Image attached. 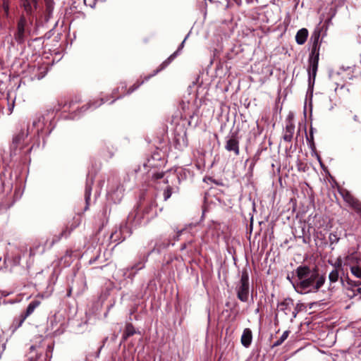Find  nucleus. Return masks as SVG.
Wrapping results in <instances>:
<instances>
[{
	"mask_svg": "<svg viewBox=\"0 0 361 361\" xmlns=\"http://www.w3.org/2000/svg\"><path fill=\"white\" fill-rule=\"evenodd\" d=\"M357 292L358 293L361 294V287H360V288H358L357 289Z\"/></svg>",
	"mask_w": 361,
	"mask_h": 361,
	"instance_id": "864d4df0",
	"label": "nucleus"
},
{
	"mask_svg": "<svg viewBox=\"0 0 361 361\" xmlns=\"http://www.w3.org/2000/svg\"><path fill=\"white\" fill-rule=\"evenodd\" d=\"M164 172L163 171H154V172H152V178L154 180H158V179L162 178L164 177Z\"/></svg>",
	"mask_w": 361,
	"mask_h": 361,
	"instance_id": "473e14b6",
	"label": "nucleus"
},
{
	"mask_svg": "<svg viewBox=\"0 0 361 361\" xmlns=\"http://www.w3.org/2000/svg\"><path fill=\"white\" fill-rule=\"evenodd\" d=\"M322 27L319 25L312 32L310 37L311 51L308 57V85L310 88H312L318 70L319 50L322 40L320 39Z\"/></svg>",
	"mask_w": 361,
	"mask_h": 361,
	"instance_id": "f03ea898",
	"label": "nucleus"
},
{
	"mask_svg": "<svg viewBox=\"0 0 361 361\" xmlns=\"http://www.w3.org/2000/svg\"><path fill=\"white\" fill-rule=\"evenodd\" d=\"M172 195V188L171 186H168L163 192L164 200H167L171 197Z\"/></svg>",
	"mask_w": 361,
	"mask_h": 361,
	"instance_id": "72a5a7b5",
	"label": "nucleus"
},
{
	"mask_svg": "<svg viewBox=\"0 0 361 361\" xmlns=\"http://www.w3.org/2000/svg\"><path fill=\"white\" fill-rule=\"evenodd\" d=\"M73 253V251L72 250H67L66 251L64 256L62 257L61 259H64L66 262L67 258L71 259Z\"/></svg>",
	"mask_w": 361,
	"mask_h": 361,
	"instance_id": "e433bc0d",
	"label": "nucleus"
},
{
	"mask_svg": "<svg viewBox=\"0 0 361 361\" xmlns=\"http://www.w3.org/2000/svg\"><path fill=\"white\" fill-rule=\"evenodd\" d=\"M37 357V356H36V357H35V358H34V357H33V356H30V357H29V360H30V361H36Z\"/></svg>",
	"mask_w": 361,
	"mask_h": 361,
	"instance_id": "a18cd8bd",
	"label": "nucleus"
},
{
	"mask_svg": "<svg viewBox=\"0 0 361 361\" xmlns=\"http://www.w3.org/2000/svg\"><path fill=\"white\" fill-rule=\"evenodd\" d=\"M360 217H361V215L360 216Z\"/></svg>",
	"mask_w": 361,
	"mask_h": 361,
	"instance_id": "5fc2aeb1",
	"label": "nucleus"
},
{
	"mask_svg": "<svg viewBox=\"0 0 361 361\" xmlns=\"http://www.w3.org/2000/svg\"><path fill=\"white\" fill-rule=\"evenodd\" d=\"M295 132V125L293 123V116L289 114L286 119V127L283 131V140L285 142H290L292 141Z\"/></svg>",
	"mask_w": 361,
	"mask_h": 361,
	"instance_id": "9d476101",
	"label": "nucleus"
},
{
	"mask_svg": "<svg viewBox=\"0 0 361 361\" xmlns=\"http://www.w3.org/2000/svg\"><path fill=\"white\" fill-rule=\"evenodd\" d=\"M252 341V332L250 329L246 328L243 330L240 342L245 348H249Z\"/></svg>",
	"mask_w": 361,
	"mask_h": 361,
	"instance_id": "2eb2a0df",
	"label": "nucleus"
},
{
	"mask_svg": "<svg viewBox=\"0 0 361 361\" xmlns=\"http://www.w3.org/2000/svg\"><path fill=\"white\" fill-rule=\"evenodd\" d=\"M80 102V99L78 97L71 98L68 100L66 99H61L57 102V104L54 106L53 111H59L63 109L64 111H70L71 110H75V106Z\"/></svg>",
	"mask_w": 361,
	"mask_h": 361,
	"instance_id": "6e6552de",
	"label": "nucleus"
},
{
	"mask_svg": "<svg viewBox=\"0 0 361 361\" xmlns=\"http://www.w3.org/2000/svg\"><path fill=\"white\" fill-rule=\"evenodd\" d=\"M119 233H120V232H119V233H118V231H116L115 232H114V233H111V236H110V238H111V240H113V239H114V241H116V240H117V238H114V237H115V236H116V237H117V235H118V234H119Z\"/></svg>",
	"mask_w": 361,
	"mask_h": 361,
	"instance_id": "a19ab883",
	"label": "nucleus"
},
{
	"mask_svg": "<svg viewBox=\"0 0 361 361\" xmlns=\"http://www.w3.org/2000/svg\"><path fill=\"white\" fill-rule=\"evenodd\" d=\"M174 142L176 147L182 149L188 145L187 132L184 128H180L179 131L176 129L174 134Z\"/></svg>",
	"mask_w": 361,
	"mask_h": 361,
	"instance_id": "9b49d317",
	"label": "nucleus"
},
{
	"mask_svg": "<svg viewBox=\"0 0 361 361\" xmlns=\"http://www.w3.org/2000/svg\"><path fill=\"white\" fill-rule=\"evenodd\" d=\"M338 192L348 206L350 207L359 216H360L361 202L346 189H341Z\"/></svg>",
	"mask_w": 361,
	"mask_h": 361,
	"instance_id": "423d86ee",
	"label": "nucleus"
},
{
	"mask_svg": "<svg viewBox=\"0 0 361 361\" xmlns=\"http://www.w3.org/2000/svg\"><path fill=\"white\" fill-rule=\"evenodd\" d=\"M351 274L356 278L361 279V267L356 264L350 266Z\"/></svg>",
	"mask_w": 361,
	"mask_h": 361,
	"instance_id": "cd10ccee",
	"label": "nucleus"
},
{
	"mask_svg": "<svg viewBox=\"0 0 361 361\" xmlns=\"http://www.w3.org/2000/svg\"><path fill=\"white\" fill-rule=\"evenodd\" d=\"M97 258H98V257H95V258H94V259H91L90 260V264H92V263H94V262L97 259Z\"/></svg>",
	"mask_w": 361,
	"mask_h": 361,
	"instance_id": "de8ad7c7",
	"label": "nucleus"
},
{
	"mask_svg": "<svg viewBox=\"0 0 361 361\" xmlns=\"http://www.w3.org/2000/svg\"><path fill=\"white\" fill-rule=\"evenodd\" d=\"M39 0H20V6L28 16H32L38 8Z\"/></svg>",
	"mask_w": 361,
	"mask_h": 361,
	"instance_id": "f8f14e48",
	"label": "nucleus"
},
{
	"mask_svg": "<svg viewBox=\"0 0 361 361\" xmlns=\"http://www.w3.org/2000/svg\"><path fill=\"white\" fill-rule=\"evenodd\" d=\"M339 274L338 269L336 268L333 269L329 274V279L330 283H335L338 281Z\"/></svg>",
	"mask_w": 361,
	"mask_h": 361,
	"instance_id": "c756f323",
	"label": "nucleus"
},
{
	"mask_svg": "<svg viewBox=\"0 0 361 361\" xmlns=\"http://www.w3.org/2000/svg\"><path fill=\"white\" fill-rule=\"evenodd\" d=\"M347 283L349 286L352 287H359L361 286V281H353L350 279H348Z\"/></svg>",
	"mask_w": 361,
	"mask_h": 361,
	"instance_id": "f704fd0d",
	"label": "nucleus"
},
{
	"mask_svg": "<svg viewBox=\"0 0 361 361\" xmlns=\"http://www.w3.org/2000/svg\"><path fill=\"white\" fill-rule=\"evenodd\" d=\"M181 232H182V231H179V232H178V233L177 236H176V238H175V240H178V238H179V235H180V233H181Z\"/></svg>",
	"mask_w": 361,
	"mask_h": 361,
	"instance_id": "8fccbe9b",
	"label": "nucleus"
},
{
	"mask_svg": "<svg viewBox=\"0 0 361 361\" xmlns=\"http://www.w3.org/2000/svg\"><path fill=\"white\" fill-rule=\"evenodd\" d=\"M189 35H188L185 39H183V41L180 43V44L179 45L178 49L174 52L171 55H170L165 61H164L159 66L153 71V73H152V75H150L147 78H151L152 77L156 75L157 73H159V72H161V71H163L164 69H165L176 58V56L178 55L179 52L183 49V48L184 47V44H185V40L187 39Z\"/></svg>",
	"mask_w": 361,
	"mask_h": 361,
	"instance_id": "1a4fd4ad",
	"label": "nucleus"
},
{
	"mask_svg": "<svg viewBox=\"0 0 361 361\" xmlns=\"http://www.w3.org/2000/svg\"><path fill=\"white\" fill-rule=\"evenodd\" d=\"M14 108V102L12 104H8V114H11Z\"/></svg>",
	"mask_w": 361,
	"mask_h": 361,
	"instance_id": "ea45409f",
	"label": "nucleus"
},
{
	"mask_svg": "<svg viewBox=\"0 0 361 361\" xmlns=\"http://www.w3.org/2000/svg\"><path fill=\"white\" fill-rule=\"evenodd\" d=\"M306 138H307L308 145L310 146V148L311 149V151H312V154H311L312 157H316L317 158H320L319 155L316 152V147H315V144L314 142V135H313V128H310V134L308 135H307Z\"/></svg>",
	"mask_w": 361,
	"mask_h": 361,
	"instance_id": "aec40b11",
	"label": "nucleus"
},
{
	"mask_svg": "<svg viewBox=\"0 0 361 361\" xmlns=\"http://www.w3.org/2000/svg\"><path fill=\"white\" fill-rule=\"evenodd\" d=\"M135 333L136 331L133 325L131 323H127L122 336V341H126L129 337L133 336Z\"/></svg>",
	"mask_w": 361,
	"mask_h": 361,
	"instance_id": "5701e85b",
	"label": "nucleus"
},
{
	"mask_svg": "<svg viewBox=\"0 0 361 361\" xmlns=\"http://www.w3.org/2000/svg\"><path fill=\"white\" fill-rule=\"evenodd\" d=\"M308 30L306 28L299 30L295 35V41L298 44L302 45L307 41L308 37Z\"/></svg>",
	"mask_w": 361,
	"mask_h": 361,
	"instance_id": "6ab92c4d",
	"label": "nucleus"
},
{
	"mask_svg": "<svg viewBox=\"0 0 361 361\" xmlns=\"http://www.w3.org/2000/svg\"><path fill=\"white\" fill-rule=\"evenodd\" d=\"M293 306V300L291 298H286L282 302L278 304V308L280 311L284 312L285 314L288 315Z\"/></svg>",
	"mask_w": 361,
	"mask_h": 361,
	"instance_id": "f3484780",
	"label": "nucleus"
},
{
	"mask_svg": "<svg viewBox=\"0 0 361 361\" xmlns=\"http://www.w3.org/2000/svg\"><path fill=\"white\" fill-rule=\"evenodd\" d=\"M317 161L319 162L320 166H321L324 169V164L322 163V159H317Z\"/></svg>",
	"mask_w": 361,
	"mask_h": 361,
	"instance_id": "49530a36",
	"label": "nucleus"
},
{
	"mask_svg": "<svg viewBox=\"0 0 361 361\" xmlns=\"http://www.w3.org/2000/svg\"><path fill=\"white\" fill-rule=\"evenodd\" d=\"M345 260L347 262H350V264H353L354 262L357 263L358 261V259L356 257H355V255L353 254H351L346 257Z\"/></svg>",
	"mask_w": 361,
	"mask_h": 361,
	"instance_id": "c9c22d12",
	"label": "nucleus"
},
{
	"mask_svg": "<svg viewBox=\"0 0 361 361\" xmlns=\"http://www.w3.org/2000/svg\"><path fill=\"white\" fill-rule=\"evenodd\" d=\"M295 274L298 281L293 286L300 294L317 293L326 281V276L319 274L317 267L311 269L307 265H300L295 269Z\"/></svg>",
	"mask_w": 361,
	"mask_h": 361,
	"instance_id": "f257e3e1",
	"label": "nucleus"
},
{
	"mask_svg": "<svg viewBox=\"0 0 361 361\" xmlns=\"http://www.w3.org/2000/svg\"><path fill=\"white\" fill-rule=\"evenodd\" d=\"M92 181H91L90 184L88 183H86L85 190V199L86 202V207L85 210H87L89 207L90 204V200L91 197V192H92Z\"/></svg>",
	"mask_w": 361,
	"mask_h": 361,
	"instance_id": "a878e982",
	"label": "nucleus"
},
{
	"mask_svg": "<svg viewBox=\"0 0 361 361\" xmlns=\"http://www.w3.org/2000/svg\"><path fill=\"white\" fill-rule=\"evenodd\" d=\"M75 228V226H71L70 228L66 226L59 235H56L53 237L51 241L49 243V246H53L56 243L59 242L63 237L67 238Z\"/></svg>",
	"mask_w": 361,
	"mask_h": 361,
	"instance_id": "dca6fc26",
	"label": "nucleus"
},
{
	"mask_svg": "<svg viewBox=\"0 0 361 361\" xmlns=\"http://www.w3.org/2000/svg\"><path fill=\"white\" fill-rule=\"evenodd\" d=\"M45 2V20L48 21L52 16L54 8V2L53 0H46Z\"/></svg>",
	"mask_w": 361,
	"mask_h": 361,
	"instance_id": "b1692460",
	"label": "nucleus"
},
{
	"mask_svg": "<svg viewBox=\"0 0 361 361\" xmlns=\"http://www.w3.org/2000/svg\"><path fill=\"white\" fill-rule=\"evenodd\" d=\"M339 240H340V235L337 232L331 233L329 235V240L330 243V245L338 243Z\"/></svg>",
	"mask_w": 361,
	"mask_h": 361,
	"instance_id": "7c9ffc66",
	"label": "nucleus"
},
{
	"mask_svg": "<svg viewBox=\"0 0 361 361\" xmlns=\"http://www.w3.org/2000/svg\"><path fill=\"white\" fill-rule=\"evenodd\" d=\"M33 127L37 128V134L39 135L42 133L43 128L45 126V118L44 115H39L37 119L32 123Z\"/></svg>",
	"mask_w": 361,
	"mask_h": 361,
	"instance_id": "4be33fe9",
	"label": "nucleus"
},
{
	"mask_svg": "<svg viewBox=\"0 0 361 361\" xmlns=\"http://www.w3.org/2000/svg\"><path fill=\"white\" fill-rule=\"evenodd\" d=\"M150 161H151V159H147V163L143 164V167L145 168V169L149 168V167L154 168V166L152 164L150 163Z\"/></svg>",
	"mask_w": 361,
	"mask_h": 361,
	"instance_id": "58836bf2",
	"label": "nucleus"
},
{
	"mask_svg": "<svg viewBox=\"0 0 361 361\" xmlns=\"http://www.w3.org/2000/svg\"><path fill=\"white\" fill-rule=\"evenodd\" d=\"M225 148L229 152H233L234 155H238L239 144L236 135H232L230 137H228L226 141Z\"/></svg>",
	"mask_w": 361,
	"mask_h": 361,
	"instance_id": "ddd939ff",
	"label": "nucleus"
},
{
	"mask_svg": "<svg viewBox=\"0 0 361 361\" xmlns=\"http://www.w3.org/2000/svg\"><path fill=\"white\" fill-rule=\"evenodd\" d=\"M302 242L304 243H308L305 237H302Z\"/></svg>",
	"mask_w": 361,
	"mask_h": 361,
	"instance_id": "3c124183",
	"label": "nucleus"
},
{
	"mask_svg": "<svg viewBox=\"0 0 361 361\" xmlns=\"http://www.w3.org/2000/svg\"><path fill=\"white\" fill-rule=\"evenodd\" d=\"M341 266V261L338 260L336 264H335V267L337 268V267H339Z\"/></svg>",
	"mask_w": 361,
	"mask_h": 361,
	"instance_id": "c03bdc74",
	"label": "nucleus"
},
{
	"mask_svg": "<svg viewBox=\"0 0 361 361\" xmlns=\"http://www.w3.org/2000/svg\"><path fill=\"white\" fill-rule=\"evenodd\" d=\"M21 257L20 255H15L11 257L5 256L4 263L6 268L11 269L13 267L18 266L20 263Z\"/></svg>",
	"mask_w": 361,
	"mask_h": 361,
	"instance_id": "a211bd4d",
	"label": "nucleus"
},
{
	"mask_svg": "<svg viewBox=\"0 0 361 361\" xmlns=\"http://www.w3.org/2000/svg\"><path fill=\"white\" fill-rule=\"evenodd\" d=\"M144 267V265L140 262V263H137V264H135V266H133L132 267V269H141Z\"/></svg>",
	"mask_w": 361,
	"mask_h": 361,
	"instance_id": "79ce46f5",
	"label": "nucleus"
},
{
	"mask_svg": "<svg viewBox=\"0 0 361 361\" xmlns=\"http://www.w3.org/2000/svg\"><path fill=\"white\" fill-rule=\"evenodd\" d=\"M151 74L145 77L143 80H137L133 85H131L128 89L127 88V94H130L135 91L140 86H141L145 81L148 80L149 78H147Z\"/></svg>",
	"mask_w": 361,
	"mask_h": 361,
	"instance_id": "393cba45",
	"label": "nucleus"
},
{
	"mask_svg": "<svg viewBox=\"0 0 361 361\" xmlns=\"http://www.w3.org/2000/svg\"><path fill=\"white\" fill-rule=\"evenodd\" d=\"M289 334L290 331H285L281 335V336L272 344L271 348H275L281 345L287 339V338L289 336Z\"/></svg>",
	"mask_w": 361,
	"mask_h": 361,
	"instance_id": "bb28decb",
	"label": "nucleus"
},
{
	"mask_svg": "<svg viewBox=\"0 0 361 361\" xmlns=\"http://www.w3.org/2000/svg\"><path fill=\"white\" fill-rule=\"evenodd\" d=\"M118 182V178L117 176H113L111 177H110L109 179H108V184L109 185H114V183H116Z\"/></svg>",
	"mask_w": 361,
	"mask_h": 361,
	"instance_id": "4c0bfd02",
	"label": "nucleus"
},
{
	"mask_svg": "<svg viewBox=\"0 0 361 361\" xmlns=\"http://www.w3.org/2000/svg\"><path fill=\"white\" fill-rule=\"evenodd\" d=\"M237 298L241 302L248 301L250 295L249 274L246 269H243L240 281L235 287Z\"/></svg>",
	"mask_w": 361,
	"mask_h": 361,
	"instance_id": "20e7f679",
	"label": "nucleus"
},
{
	"mask_svg": "<svg viewBox=\"0 0 361 361\" xmlns=\"http://www.w3.org/2000/svg\"><path fill=\"white\" fill-rule=\"evenodd\" d=\"M29 135V127L22 128L13 135L10 145V156L25 157L32 150L34 146L27 147L26 139Z\"/></svg>",
	"mask_w": 361,
	"mask_h": 361,
	"instance_id": "7ed1b4c3",
	"label": "nucleus"
},
{
	"mask_svg": "<svg viewBox=\"0 0 361 361\" xmlns=\"http://www.w3.org/2000/svg\"><path fill=\"white\" fill-rule=\"evenodd\" d=\"M27 25V19L24 15H21L18 23L17 30L14 33V39L18 44H23L25 41L26 34L28 32L25 27Z\"/></svg>",
	"mask_w": 361,
	"mask_h": 361,
	"instance_id": "0eeeda50",
	"label": "nucleus"
},
{
	"mask_svg": "<svg viewBox=\"0 0 361 361\" xmlns=\"http://www.w3.org/2000/svg\"><path fill=\"white\" fill-rule=\"evenodd\" d=\"M170 245L169 240H168L167 242L164 243H157L153 248V250L149 253V255L154 252V250H157L158 252H159L161 250L165 249L168 247Z\"/></svg>",
	"mask_w": 361,
	"mask_h": 361,
	"instance_id": "c85d7f7f",
	"label": "nucleus"
},
{
	"mask_svg": "<svg viewBox=\"0 0 361 361\" xmlns=\"http://www.w3.org/2000/svg\"><path fill=\"white\" fill-rule=\"evenodd\" d=\"M112 94L115 99L111 102L113 103L115 100L120 99L127 94V85L126 82H121L118 84V87L115 88Z\"/></svg>",
	"mask_w": 361,
	"mask_h": 361,
	"instance_id": "4468645a",
	"label": "nucleus"
},
{
	"mask_svg": "<svg viewBox=\"0 0 361 361\" xmlns=\"http://www.w3.org/2000/svg\"><path fill=\"white\" fill-rule=\"evenodd\" d=\"M104 102V99L90 102L88 104L83 105L82 107L77 109L76 110L78 111L79 113H83L90 108L96 109L100 106Z\"/></svg>",
	"mask_w": 361,
	"mask_h": 361,
	"instance_id": "412c9836",
	"label": "nucleus"
},
{
	"mask_svg": "<svg viewBox=\"0 0 361 361\" xmlns=\"http://www.w3.org/2000/svg\"><path fill=\"white\" fill-rule=\"evenodd\" d=\"M120 187L123 188V185H121V184H118L116 187V190H118L120 188Z\"/></svg>",
	"mask_w": 361,
	"mask_h": 361,
	"instance_id": "603ef678",
	"label": "nucleus"
},
{
	"mask_svg": "<svg viewBox=\"0 0 361 361\" xmlns=\"http://www.w3.org/2000/svg\"><path fill=\"white\" fill-rule=\"evenodd\" d=\"M1 2H2V8L4 11V14H5L6 17H8L9 8H10V6H9L10 0H4V1H1Z\"/></svg>",
	"mask_w": 361,
	"mask_h": 361,
	"instance_id": "2f4dec72",
	"label": "nucleus"
},
{
	"mask_svg": "<svg viewBox=\"0 0 361 361\" xmlns=\"http://www.w3.org/2000/svg\"><path fill=\"white\" fill-rule=\"evenodd\" d=\"M30 349V353H31L32 352H33L35 350V346L31 345Z\"/></svg>",
	"mask_w": 361,
	"mask_h": 361,
	"instance_id": "09e8293b",
	"label": "nucleus"
},
{
	"mask_svg": "<svg viewBox=\"0 0 361 361\" xmlns=\"http://www.w3.org/2000/svg\"><path fill=\"white\" fill-rule=\"evenodd\" d=\"M186 247H187V244H186V243H183V244H182V245H181L180 250H185Z\"/></svg>",
	"mask_w": 361,
	"mask_h": 361,
	"instance_id": "37998d69",
	"label": "nucleus"
},
{
	"mask_svg": "<svg viewBox=\"0 0 361 361\" xmlns=\"http://www.w3.org/2000/svg\"><path fill=\"white\" fill-rule=\"evenodd\" d=\"M40 305V302L39 300H32L31 301L27 309L25 312H22L18 317H16L13 319L11 327L13 329V331H16L18 328H20L25 320L31 315L35 310Z\"/></svg>",
	"mask_w": 361,
	"mask_h": 361,
	"instance_id": "39448f33",
	"label": "nucleus"
}]
</instances>
